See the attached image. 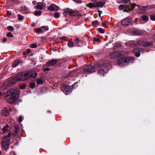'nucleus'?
I'll return each instance as SVG.
<instances>
[{
  "instance_id": "obj_1",
  "label": "nucleus",
  "mask_w": 155,
  "mask_h": 155,
  "mask_svg": "<svg viewBox=\"0 0 155 155\" xmlns=\"http://www.w3.org/2000/svg\"><path fill=\"white\" fill-rule=\"evenodd\" d=\"M37 75L36 73H34L33 71L25 72L17 74L16 76L13 78V79L16 81L18 82L24 81L29 78L33 77L35 78Z\"/></svg>"
},
{
  "instance_id": "obj_2",
  "label": "nucleus",
  "mask_w": 155,
  "mask_h": 155,
  "mask_svg": "<svg viewBox=\"0 0 155 155\" xmlns=\"http://www.w3.org/2000/svg\"><path fill=\"white\" fill-rule=\"evenodd\" d=\"M19 94L18 91L15 89L12 88L8 91L5 96L7 101L10 103L15 102L18 99Z\"/></svg>"
},
{
  "instance_id": "obj_3",
  "label": "nucleus",
  "mask_w": 155,
  "mask_h": 155,
  "mask_svg": "<svg viewBox=\"0 0 155 155\" xmlns=\"http://www.w3.org/2000/svg\"><path fill=\"white\" fill-rule=\"evenodd\" d=\"M107 66V64L105 62H103L101 63H97L94 66L91 65L87 66L83 69V71L85 73L90 74L95 71V69H97L101 68H104Z\"/></svg>"
},
{
  "instance_id": "obj_4",
  "label": "nucleus",
  "mask_w": 155,
  "mask_h": 155,
  "mask_svg": "<svg viewBox=\"0 0 155 155\" xmlns=\"http://www.w3.org/2000/svg\"><path fill=\"white\" fill-rule=\"evenodd\" d=\"M11 133L9 132L7 136L5 137L2 139V143L3 148L4 150H7L9 147L10 142V136Z\"/></svg>"
},
{
  "instance_id": "obj_5",
  "label": "nucleus",
  "mask_w": 155,
  "mask_h": 155,
  "mask_svg": "<svg viewBox=\"0 0 155 155\" xmlns=\"http://www.w3.org/2000/svg\"><path fill=\"white\" fill-rule=\"evenodd\" d=\"M130 4L129 5H120L119 6V8L120 10L124 9V12H128V11H132L134 8V7L137 6L134 3H131L130 1L129 0Z\"/></svg>"
},
{
  "instance_id": "obj_6",
  "label": "nucleus",
  "mask_w": 155,
  "mask_h": 155,
  "mask_svg": "<svg viewBox=\"0 0 155 155\" xmlns=\"http://www.w3.org/2000/svg\"><path fill=\"white\" fill-rule=\"evenodd\" d=\"M69 13L70 15L72 16L78 15V16H81V14L79 13L76 10H73L68 8H65L64 9L63 14L66 17L67 13Z\"/></svg>"
},
{
  "instance_id": "obj_7",
  "label": "nucleus",
  "mask_w": 155,
  "mask_h": 155,
  "mask_svg": "<svg viewBox=\"0 0 155 155\" xmlns=\"http://www.w3.org/2000/svg\"><path fill=\"white\" fill-rule=\"evenodd\" d=\"M134 60V59L133 58H121L118 60L117 63L118 65L120 66H122L126 63H130L132 62Z\"/></svg>"
},
{
  "instance_id": "obj_8",
  "label": "nucleus",
  "mask_w": 155,
  "mask_h": 155,
  "mask_svg": "<svg viewBox=\"0 0 155 155\" xmlns=\"http://www.w3.org/2000/svg\"><path fill=\"white\" fill-rule=\"evenodd\" d=\"M127 31L129 33L134 35H141L143 33L142 31L135 29H129Z\"/></svg>"
},
{
  "instance_id": "obj_9",
  "label": "nucleus",
  "mask_w": 155,
  "mask_h": 155,
  "mask_svg": "<svg viewBox=\"0 0 155 155\" xmlns=\"http://www.w3.org/2000/svg\"><path fill=\"white\" fill-rule=\"evenodd\" d=\"M82 45V42L81 39H74L73 42L71 41L68 43V47L70 48L73 47L74 45L77 46H80Z\"/></svg>"
},
{
  "instance_id": "obj_10",
  "label": "nucleus",
  "mask_w": 155,
  "mask_h": 155,
  "mask_svg": "<svg viewBox=\"0 0 155 155\" xmlns=\"http://www.w3.org/2000/svg\"><path fill=\"white\" fill-rule=\"evenodd\" d=\"M72 87L71 86L64 85L62 86L61 90L66 94H67L71 92Z\"/></svg>"
},
{
  "instance_id": "obj_11",
  "label": "nucleus",
  "mask_w": 155,
  "mask_h": 155,
  "mask_svg": "<svg viewBox=\"0 0 155 155\" xmlns=\"http://www.w3.org/2000/svg\"><path fill=\"white\" fill-rule=\"evenodd\" d=\"M123 52L120 51H115L110 53V58L113 59L116 57H122L123 55Z\"/></svg>"
},
{
  "instance_id": "obj_12",
  "label": "nucleus",
  "mask_w": 155,
  "mask_h": 155,
  "mask_svg": "<svg viewBox=\"0 0 155 155\" xmlns=\"http://www.w3.org/2000/svg\"><path fill=\"white\" fill-rule=\"evenodd\" d=\"M121 24L124 26H128L132 23V20L128 18H124L121 21Z\"/></svg>"
},
{
  "instance_id": "obj_13",
  "label": "nucleus",
  "mask_w": 155,
  "mask_h": 155,
  "mask_svg": "<svg viewBox=\"0 0 155 155\" xmlns=\"http://www.w3.org/2000/svg\"><path fill=\"white\" fill-rule=\"evenodd\" d=\"M57 61H58L56 59H52L47 62L45 64V66L46 67L53 66L57 63Z\"/></svg>"
},
{
  "instance_id": "obj_14",
  "label": "nucleus",
  "mask_w": 155,
  "mask_h": 155,
  "mask_svg": "<svg viewBox=\"0 0 155 155\" xmlns=\"http://www.w3.org/2000/svg\"><path fill=\"white\" fill-rule=\"evenodd\" d=\"M155 8V5H151L142 7V9L143 10H146L148 9L154 8Z\"/></svg>"
},
{
  "instance_id": "obj_15",
  "label": "nucleus",
  "mask_w": 155,
  "mask_h": 155,
  "mask_svg": "<svg viewBox=\"0 0 155 155\" xmlns=\"http://www.w3.org/2000/svg\"><path fill=\"white\" fill-rule=\"evenodd\" d=\"M2 114L3 116H6L9 114V112L8 109L7 108H4L1 111Z\"/></svg>"
},
{
  "instance_id": "obj_16",
  "label": "nucleus",
  "mask_w": 155,
  "mask_h": 155,
  "mask_svg": "<svg viewBox=\"0 0 155 155\" xmlns=\"http://www.w3.org/2000/svg\"><path fill=\"white\" fill-rule=\"evenodd\" d=\"M22 62L19 60H17L15 61L13 63L12 67H16L20 64H21Z\"/></svg>"
},
{
  "instance_id": "obj_17",
  "label": "nucleus",
  "mask_w": 155,
  "mask_h": 155,
  "mask_svg": "<svg viewBox=\"0 0 155 155\" xmlns=\"http://www.w3.org/2000/svg\"><path fill=\"white\" fill-rule=\"evenodd\" d=\"M10 128L9 126L8 125L6 124L4 126L2 129L3 132L4 133H7L9 130Z\"/></svg>"
},
{
  "instance_id": "obj_18",
  "label": "nucleus",
  "mask_w": 155,
  "mask_h": 155,
  "mask_svg": "<svg viewBox=\"0 0 155 155\" xmlns=\"http://www.w3.org/2000/svg\"><path fill=\"white\" fill-rule=\"evenodd\" d=\"M34 31L37 33H41L43 32V30L41 29V28L40 27L39 28H36L34 29Z\"/></svg>"
},
{
  "instance_id": "obj_19",
  "label": "nucleus",
  "mask_w": 155,
  "mask_h": 155,
  "mask_svg": "<svg viewBox=\"0 0 155 155\" xmlns=\"http://www.w3.org/2000/svg\"><path fill=\"white\" fill-rule=\"evenodd\" d=\"M153 43L151 42H145L143 44V47H148L150 46L153 45Z\"/></svg>"
},
{
  "instance_id": "obj_20",
  "label": "nucleus",
  "mask_w": 155,
  "mask_h": 155,
  "mask_svg": "<svg viewBox=\"0 0 155 155\" xmlns=\"http://www.w3.org/2000/svg\"><path fill=\"white\" fill-rule=\"evenodd\" d=\"M104 5L103 2H98L96 3V5H95L96 7H99L101 8L104 6Z\"/></svg>"
},
{
  "instance_id": "obj_21",
  "label": "nucleus",
  "mask_w": 155,
  "mask_h": 155,
  "mask_svg": "<svg viewBox=\"0 0 155 155\" xmlns=\"http://www.w3.org/2000/svg\"><path fill=\"white\" fill-rule=\"evenodd\" d=\"M137 51H140L143 52L144 51V50L142 48H135L134 49V50H133V52H135Z\"/></svg>"
},
{
  "instance_id": "obj_22",
  "label": "nucleus",
  "mask_w": 155,
  "mask_h": 155,
  "mask_svg": "<svg viewBox=\"0 0 155 155\" xmlns=\"http://www.w3.org/2000/svg\"><path fill=\"white\" fill-rule=\"evenodd\" d=\"M86 6L89 7V8H92L93 7L96 8V5L92 3H89L86 5Z\"/></svg>"
},
{
  "instance_id": "obj_23",
  "label": "nucleus",
  "mask_w": 155,
  "mask_h": 155,
  "mask_svg": "<svg viewBox=\"0 0 155 155\" xmlns=\"http://www.w3.org/2000/svg\"><path fill=\"white\" fill-rule=\"evenodd\" d=\"M92 23L93 26L95 27H96L99 25V22L97 20H95L93 21L92 22Z\"/></svg>"
},
{
  "instance_id": "obj_24",
  "label": "nucleus",
  "mask_w": 155,
  "mask_h": 155,
  "mask_svg": "<svg viewBox=\"0 0 155 155\" xmlns=\"http://www.w3.org/2000/svg\"><path fill=\"white\" fill-rule=\"evenodd\" d=\"M48 9L51 11H54V4H51L50 6L48 7Z\"/></svg>"
},
{
  "instance_id": "obj_25",
  "label": "nucleus",
  "mask_w": 155,
  "mask_h": 155,
  "mask_svg": "<svg viewBox=\"0 0 155 155\" xmlns=\"http://www.w3.org/2000/svg\"><path fill=\"white\" fill-rule=\"evenodd\" d=\"M105 71L103 69H100L98 71V74L100 75H103L104 76V74Z\"/></svg>"
},
{
  "instance_id": "obj_26",
  "label": "nucleus",
  "mask_w": 155,
  "mask_h": 155,
  "mask_svg": "<svg viewBox=\"0 0 155 155\" xmlns=\"http://www.w3.org/2000/svg\"><path fill=\"white\" fill-rule=\"evenodd\" d=\"M142 19L143 20L145 21H148V19H149L148 18V17L146 15H143L142 16Z\"/></svg>"
},
{
  "instance_id": "obj_27",
  "label": "nucleus",
  "mask_w": 155,
  "mask_h": 155,
  "mask_svg": "<svg viewBox=\"0 0 155 155\" xmlns=\"http://www.w3.org/2000/svg\"><path fill=\"white\" fill-rule=\"evenodd\" d=\"M36 83L38 85L41 84L43 83V81L41 79H39L37 81Z\"/></svg>"
},
{
  "instance_id": "obj_28",
  "label": "nucleus",
  "mask_w": 155,
  "mask_h": 155,
  "mask_svg": "<svg viewBox=\"0 0 155 155\" xmlns=\"http://www.w3.org/2000/svg\"><path fill=\"white\" fill-rule=\"evenodd\" d=\"M35 8L38 9H43V7L42 5H38L36 6H35Z\"/></svg>"
},
{
  "instance_id": "obj_29",
  "label": "nucleus",
  "mask_w": 155,
  "mask_h": 155,
  "mask_svg": "<svg viewBox=\"0 0 155 155\" xmlns=\"http://www.w3.org/2000/svg\"><path fill=\"white\" fill-rule=\"evenodd\" d=\"M41 14V12L40 11L36 10L35 11V15H39Z\"/></svg>"
},
{
  "instance_id": "obj_30",
  "label": "nucleus",
  "mask_w": 155,
  "mask_h": 155,
  "mask_svg": "<svg viewBox=\"0 0 155 155\" xmlns=\"http://www.w3.org/2000/svg\"><path fill=\"white\" fill-rule=\"evenodd\" d=\"M41 27L43 30L44 29L46 31H48L49 29L48 27L47 26H42Z\"/></svg>"
},
{
  "instance_id": "obj_31",
  "label": "nucleus",
  "mask_w": 155,
  "mask_h": 155,
  "mask_svg": "<svg viewBox=\"0 0 155 155\" xmlns=\"http://www.w3.org/2000/svg\"><path fill=\"white\" fill-rule=\"evenodd\" d=\"M8 29L11 31H12L14 30V28L13 27L11 26H9L7 27Z\"/></svg>"
},
{
  "instance_id": "obj_32",
  "label": "nucleus",
  "mask_w": 155,
  "mask_h": 155,
  "mask_svg": "<svg viewBox=\"0 0 155 155\" xmlns=\"http://www.w3.org/2000/svg\"><path fill=\"white\" fill-rule=\"evenodd\" d=\"M35 84V83H31L30 84V87L32 89L34 87Z\"/></svg>"
},
{
  "instance_id": "obj_33",
  "label": "nucleus",
  "mask_w": 155,
  "mask_h": 155,
  "mask_svg": "<svg viewBox=\"0 0 155 155\" xmlns=\"http://www.w3.org/2000/svg\"><path fill=\"white\" fill-rule=\"evenodd\" d=\"M18 19L19 20H22L23 19V18H24L23 16H22L20 14H18Z\"/></svg>"
},
{
  "instance_id": "obj_34",
  "label": "nucleus",
  "mask_w": 155,
  "mask_h": 155,
  "mask_svg": "<svg viewBox=\"0 0 155 155\" xmlns=\"http://www.w3.org/2000/svg\"><path fill=\"white\" fill-rule=\"evenodd\" d=\"M54 16L56 18H58L60 16V15L58 12H57L54 14Z\"/></svg>"
},
{
  "instance_id": "obj_35",
  "label": "nucleus",
  "mask_w": 155,
  "mask_h": 155,
  "mask_svg": "<svg viewBox=\"0 0 155 155\" xmlns=\"http://www.w3.org/2000/svg\"><path fill=\"white\" fill-rule=\"evenodd\" d=\"M98 31L101 33H103L104 32V30L102 28H99L98 29Z\"/></svg>"
},
{
  "instance_id": "obj_36",
  "label": "nucleus",
  "mask_w": 155,
  "mask_h": 155,
  "mask_svg": "<svg viewBox=\"0 0 155 155\" xmlns=\"http://www.w3.org/2000/svg\"><path fill=\"white\" fill-rule=\"evenodd\" d=\"M37 46V45L36 43H34L31 45L30 47L32 48H35Z\"/></svg>"
},
{
  "instance_id": "obj_37",
  "label": "nucleus",
  "mask_w": 155,
  "mask_h": 155,
  "mask_svg": "<svg viewBox=\"0 0 155 155\" xmlns=\"http://www.w3.org/2000/svg\"><path fill=\"white\" fill-rule=\"evenodd\" d=\"M136 51L135 52H133L135 54V55L137 57H139L140 55V54L139 52L137 51Z\"/></svg>"
},
{
  "instance_id": "obj_38",
  "label": "nucleus",
  "mask_w": 155,
  "mask_h": 155,
  "mask_svg": "<svg viewBox=\"0 0 155 155\" xmlns=\"http://www.w3.org/2000/svg\"><path fill=\"white\" fill-rule=\"evenodd\" d=\"M7 36L8 37L13 38V35L12 34V33L10 32L8 33L7 35Z\"/></svg>"
},
{
  "instance_id": "obj_39",
  "label": "nucleus",
  "mask_w": 155,
  "mask_h": 155,
  "mask_svg": "<svg viewBox=\"0 0 155 155\" xmlns=\"http://www.w3.org/2000/svg\"><path fill=\"white\" fill-rule=\"evenodd\" d=\"M150 19L152 21H155V15H152L150 16Z\"/></svg>"
},
{
  "instance_id": "obj_40",
  "label": "nucleus",
  "mask_w": 155,
  "mask_h": 155,
  "mask_svg": "<svg viewBox=\"0 0 155 155\" xmlns=\"http://www.w3.org/2000/svg\"><path fill=\"white\" fill-rule=\"evenodd\" d=\"M54 11H58L59 9V7L54 4Z\"/></svg>"
},
{
  "instance_id": "obj_41",
  "label": "nucleus",
  "mask_w": 155,
  "mask_h": 155,
  "mask_svg": "<svg viewBox=\"0 0 155 155\" xmlns=\"http://www.w3.org/2000/svg\"><path fill=\"white\" fill-rule=\"evenodd\" d=\"M12 1L13 2L17 4H18L19 3V2L18 1V0H12Z\"/></svg>"
},
{
  "instance_id": "obj_42",
  "label": "nucleus",
  "mask_w": 155,
  "mask_h": 155,
  "mask_svg": "<svg viewBox=\"0 0 155 155\" xmlns=\"http://www.w3.org/2000/svg\"><path fill=\"white\" fill-rule=\"evenodd\" d=\"M26 87V85L25 84H23L20 86V89H24Z\"/></svg>"
},
{
  "instance_id": "obj_43",
  "label": "nucleus",
  "mask_w": 155,
  "mask_h": 155,
  "mask_svg": "<svg viewBox=\"0 0 155 155\" xmlns=\"http://www.w3.org/2000/svg\"><path fill=\"white\" fill-rule=\"evenodd\" d=\"M15 131L18 132V127L17 125H15Z\"/></svg>"
},
{
  "instance_id": "obj_44",
  "label": "nucleus",
  "mask_w": 155,
  "mask_h": 155,
  "mask_svg": "<svg viewBox=\"0 0 155 155\" xmlns=\"http://www.w3.org/2000/svg\"><path fill=\"white\" fill-rule=\"evenodd\" d=\"M17 132H18L15 131L14 133L12 135V136L13 137H16V135L17 134Z\"/></svg>"
},
{
  "instance_id": "obj_45",
  "label": "nucleus",
  "mask_w": 155,
  "mask_h": 155,
  "mask_svg": "<svg viewBox=\"0 0 155 155\" xmlns=\"http://www.w3.org/2000/svg\"><path fill=\"white\" fill-rule=\"evenodd\" d=\"M50 70V68H45V69H43V71H49Z\"/></svg>"
},
{
  "instance_id": "obj_46",
  "label": "nucleus",
  "mask_w": 155,
  "mask_h": 155,
  "mask_svg": "<svg viewBox=\"0 0 155 155\" xmlns=\"http://www.w3.org/2000/svg\"><path fill=\"white\" fill-rule=\"evenodd\" d=\"M102 25L104 27H107V26L106 25V24L105 22H102Z\"/></svg>"
},
{
  "instance_id": "obj_47",
  "label": "nucleus",
  "mask_w": 155,
  "mask_h": 155,
  "mask_svg": "<svg viewBox=\"0 0 155 155\" xmlns=\"http://www.w3.org/2000/svg\"><path fill=\"white\" fill-rule=\"evenodd\" d=\"M22 120V117H20L18 119V121L19 122H21Z\"/></svg>"
},
{
  "instance_id": "obj_48",
  "label": "nucleus",
  "mask_w": 155,
  "mask_h": 155,
  "mask_svg": "<svg viewBox=\"0 0 155 155\" xmlns=\"http://www.w3.org/2000/svg\"><path fill=\"white\" fill-rule=\"evenodd\" d=\"M142 41H139L138 42H137V44L138 45H142Z\"/></svg>"
},
{
  "instance_id": "obj_49",
  "label": "nucleus",
  "mask_w": 155,
  "mask_h": 155,
  "mask_svg": "<svg viewBox=\"0 0 155 155\" xmlns=\"http://www.w3.org/2000/svg\"><path fill=\"white\" fill-rule=\"evenodd\" d=\"M94 41L97 42H100V39H94Z\"/></svg>"
},
{
  "instance_id": "obj_50",
  "label": "nucleus",
  "mask_w": 155,
  "mask_h": 155,
  "mask_svg": "<svg viewBox=\"0 0 155 155\" xmlns=\"http://www.w3.org/2000/svg\"><path fill=\"white\" fill-rule=\"evenodd\" d=\"M21 9L23 10H26V7H22Z\"/></svg>"
},
{
  "instance_id": "obj_51",
  "label": "nucleus",
  "mask_w": 155,
  "mask_h": 155,
  "mask_svg": "<svg viewBox=\"0 0 155 155\" xmlns=\"http://www.w3.org/2000/svg\"><path fill=\"white\" fill-rule=\"evenodd\" d=\"M10 155H16V154L14 152H11L10 153Z\"/></svg>"
},
{
  "instance_id": "obj_52",
  "label": "nucleus",
  "mask_w": 155,
  "mask_h": 155,
  "mask_svg": "<svg viewBox=\"0 0 155 155\" xmlns=\"http://www.w3.org/2000/svg\"><path fill=\"white\" fill-rule=\"evenodd\" d=\"M15 26L17 28H18L20 27V26H19V25H15Z\"/></svg>"
},
{
  "instance_id": "obj_53",
  "label": "nucleus",
  "mask_w": 155,
  "mask_h": 155,
  "mask_svg": "<svg viewBox=\"0 0 155 155\" xmlns=\"http://www.w3.org/2000/svg\"><path fill=\"white\" fill-rule=\"evenodd\" d=\"M7 39H3L2 41V42L3 43H4L7 41Z\"/></svg>"
},
{
  "instance_id": "obj_54",
  "label": "nucleus",
  "mask_w": 155,
  "mask_h": 155,
  "mask_svg": "<svg viewBox=\"0 0 155 155\" xmlns=\"http://www.w3.org/2000/svg\"><path fill=\"white\" fill-rule=\"evenodd\" d=\"M97 10H98V12L99 13V14H101L102 13V11H100L99 9H97Z\"/></svg>"
},
{
  "instance_id": "obj_55",
  "label": "nucleus",
  "mask_w": 155,
  "mask_h": 155,
  "mask_svg": "<svg viewBox=\"0 0 155 155\" xmlns=\"http://www.w3.org/2000/svg\"><path fill=\"white\" fill-rule=\"evenodd\" d=\"M66 37L65 36H63L62 37H61L60 38V39H65L66 38Z\"/></svg>"
},
{
  "instance_id": "obj_56",
  "label": "nucleus",
  "mask_w": 155,
  "mask_h": 155,
  "mask_svg": "<svg viewBox=\"0 0 155 155\" xmlns=\"http://www.w3.org/2000/svg\"><path fill=\"white\" fill-rule=\"evenodd\" d=\"M45 5H46V4H45V3H42V5H42V6H43H43H45Z\"/></svg>"
},
{
  "instance_id": "obj_57",
  "label": "nucleus",
  "mask_w": 155,
  "mask_h": 155,
  "mask_svg": "<svg viewBox=\"0 0 155 155\" xmlns=\"http://www.w3.org/2000/svg\"><path fill=\"white\" fill-rule=\"evenodd\" d=\"M27 51L28 52V53L30 52V50H29V49H27Z\"/></svg>"
},
{
  "instance_id": "obj_58",
  "label": "nucleus",
  "mask_w": 155,
  "mask_h": 155,
  "mask_svg": "<svg viewBox=\"0 0 155 155\" xmlns=\"http://www.w3.org/2000/svg\"><path fill=\"white\" fill-rule=\"evenodd\" d=\"M35 2H35V1H33V2H32V3H33V4H34L35 3Z\"/></svg>"
},
{
  "instance_id": "obj_59",
  "label": "nucleus",
  "mask_w": 155,
  "mask_h": 155,
  "mask_svg": "<svg viewBox=\"0 0 155 155\" xmlns=\"http://www.w3.org/2000/svg\"><path fill=\"white\" fill-rule=\"evenodd\" d=\"M101 14H99L98 15H99V16L100 17H101Z\"/></svg>"
},
{
  "instance_id": "obj_60",
  "label": "nucleus",
  "mask_w": 155,
  "mask_h": 155,
  "mask_svg": "<svg viewBox=\"0 0 155 155\" xmlns=\"http://www.w3.org/2000/svg\"><path fill=\"white\" fill-rule=\"evenodd\" d=\"M2 94V93L0 92V97L1 96Z\"/></svg>"
},
{
  "instance_id": "obj_61",
  "label": "nucleus",
  "mask_w": 155,
  "mask_h": 155,
  "mask_svg": "<svg viewBox=\"0 0 155 155\" xmlns=\"http://www.w3.org/2000/svg\"><path fill=\"white\" fill-rule=\"evenodd\" d=\"M153 38H154V39H155V34L153 36Z\"/></svg>"
},
{
  "instance_id": "obj_62",
  "label": "nucleus",
  "mask_w": 155,
  "mask_h": 155,
  "mask_svg": "<svg viewBox=\"0 0 155 155\" xmlns=\"http://www.w3.org/2000/svg\"><path fill=\"white\" fill-rule=\"evenodd\" d=\"M32 26H33L34 25V24H33V23L32 24Z\"/></svg>"
},
{
  "instance_id": "obj_63",
  "label": "nucleus",
  "mask_w": 155,
  "mask_h": 155,
  "mask_svg": "<svg viewBox=\"0 0 155 155\" xmlns=\"http://www.w3.org/2000/svg\"><path fill=\"white\" fill-rule=\"evenodd\" d=\"M93 39H97L96 38H94Z\"/></svg>"
},
{
  "instance_id": "obj_64",
  "label": "nucleus",
  "mask_w": 155,
  "mask_h": 155,
  "mask_svg": "<svg viewBox=\"0 0 155 155\" xmlns=\"http://www.w3.org/2000/svg\"><path fill=\"white\" fill-rule=\"evenodd\" d=\"M1 154V151H0V155Z\"/></svg>"
}]
</instances>
